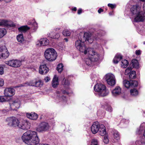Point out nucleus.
<instances>
[{"label": "nucleus", "mask_w": 145, "mask_h": 145, "mask_svg": "<svg viewBox=\"0 0 145 145\" xmlns=\"http://www.w3.org/2000/svg\"><path fill=\"white\" fill-rule=\"evenodd\" d=\"M105 32L102 30H99L97 33H95L93 35V39H92V36H90L88 33H80L78 37V39L75 42V46L76 49L80 52L84 53V54L87 53L88 49L89 48H86L85 44V41H88L90 43H92L94 39L97 40L100 37L105 35Z\"/></svg>", "instance_id": "nucleus-1"}, {"label": "nucleus", "mask_w": 145, "mask_h": 145, "mask_svg": "<svg viewBox=\"0 0 145 145\" xmlns=\"http://www.w3.org/2000/svg\"><path fill=\"white\" fill-rule=\"evenodd\" d=\"M141 7L138 5L132 6L130 8L131 12L135 15L134 21L135 22H142L145 20V13L140 11Z\"/></svg>", "instance_id": "nucleus-2"}, {"label": "nucleus", "mask_w": 145, "mask_h": 145, "mask_svg": "<svg viewBox=\"0 0 145 145\" xmlns=\"http://www.w3.org/2000/svg\"><path fill=\"white\" fill-rule=\"evenodd\" d=\"M44 55L45 58L50 61L55 60L57 57L56 52L54 49L52 48L46 49L45 51Z\"/></svg>", "instance_id": "nucleus-3"}, {"label": "nucleus", "mask_w": 145, "mask_h": 145, "mask_svg": "<svg viewBox=\"0 0 145 145\" xmlns=\"http://www.w3.org/2000/svg\"><path fill=\"white\" fill-rule=\"evenodd\" d=\"M94 90L98 92L99 96H104L107 95L108 91H106V87L104 85L97 84H96L94 88Z\"/></svg>", "instance_id": "nucleus-4"}, {"label": "nucleus", "mask_w": 145, "mask_h": 145, "mask_svg": "<svg viewBox=\"0 0 145 145\" xmlns=\"http://www.w3.org/2000/svg\"><path fill=\"white\" fill-rule=\"evenodd\" d=\"M87 53L89 54L90 59L92 61L94 62L97 61L99 59L100 55L99 54L94 51L91 48L88 49Z\"/></svg>", "instance_id": "nucleus-5"}, {"label": "nucleus", "mask_w": 145, "mask_h": 145, "mask_svg": "<svg viewBox=\"0 0 145 145\" xmlns=\"http://www.w3.org/2000/svg\"><path fill=\"white\" fill-rule=\"evenodd\" d=\"M6 121L9 126L16 127L18 126L19 121L16 117H12L7 118L6 119Z\"/></svg>", "instance_id": "nucleus-6"}, {"label": "nucleus", "mask_w": 145, "mask_h": 145, "mask_svg": "<svg viewBox=\"0 0 145 145\" xmlns=\"http://www.w3.org/2000/svg\"><path fill=\"white\" fill-rule=\"evenodd\" d=\"M106 79L108 84L111 86L114 85L116 84L115 76L112 74L109 73L106 74Z\"/></svg>", "instance_id": "nucleus-7"}, {"label": "nucleus", "mask_w": 145, "mask_h": 145, "mask_svg": "<svg viewBox=\"0 0 145 145\" xmlns=\"http://www.w3.org/2000/svg\"><path fill=\"white\" fill-rule=\"evenodd\" d=\"M50 125L48 123L42 122L39 125L37 128V130L39 132H45L48 130L50 128Z\"/></svg>", "instance_id": "nucleus-8"}, {"label": "nucleus", "mask_w": 145, "mask_h": 145, "mask_svg": "<svg viewBox=\"0 0 145 145\" xmlns=\"http://www.w3.org/2000/svg\"><path fill=\"white\" fill-rule=\"evenodd\" d=\"M30 123L26 121L22 120L19 122L17 127L24 130L29 129L30 127Z\"/></svg>", "instance_id": "nucleus-9"}, {"label": "nucleus", "mask_w": 145, "mask_h": 145, "mask_svg": "<svg viewBox=\"0 0 145 145\" xmlns=\"http://www.w3.org/2000/svg\"><path fill=\"white\" fill-rule=\"evenodd\" d=\"M5 63L10 66L14 67H18L21 65V61L17 59L6 61Z\"/></svg>", "instance_id": "nucleus-10"}, {"label": "nucleus", "mask_w": 145, "mask_h": 145, "mask_svg": "<svg viewBox=\"0 0 145 145\" xmlns=\"http://www.w3.org/2000/svg\"><path fill=\"white\" fill-rule=\"evenodd\" d=\"M0 26L13 27H15L16 25L12 21L0 19Z\"/></svg>", "instance_id": "nucleus-11"}, {"label": "nucleus", "mask_w": 145, "mask_h": 145, "mask_svg": "<svg viewBox=\"0 0 145 145\" xmlns=\"http://www.w3.org/2000/svg\"><path fill=\"white\" fill-rule=\"evenodd\" d=\"M100 126V125L98 122H94L91 127V131L92 133L93 134L97 133L99 131Z\"/></svg>", "instance_id": "nucleus-12"}, {"label": "nucleus", "mask_w": 145, "mask_h": 145, "mask_svg": "<svg viewBox=\"0 0 145 145\" xmlns=\"http://www.w3.org/2000/svg\"><path fill=\"white\" fill-rule=\"evenodd\" d=\"M4 93L6 97H11L14 94L15 90L13 88H6L5 89Z\"/></svg>", "instance_id": "nucleus-13"}, {"label": "nucleus", "mask_w": 145, "mask_h": 145, "mask_svg": "<svg viewBox=\"0 0 145 145\" xmlns=\"http://www.w3.org/2000/svg\"><path fill=\"white\" fill-rule=\"evenodd\" d=\"M49 69L46 65H41L39 67V73L42 74H45L48 72Z\"/></svg>", "instance_id": "nucleus-14"}, {"label": "nucleus", "mask_w": 145, "mask_h": 145, "mask_svg": "<svg viewBox=\"0 0 145 145\" xmlns=\"http://www.w3.org/2000/svg\"><path fill=\"white\" fill-rule=\"evenodd\" d=\"M66 92V91L64 90L63 91H57V97L58 99H60L61 101H66L67 98L64 95H63L62 94H65Z\"/></svg>", "instance_id": "nucleus-15"}, {"label": "nucleus", "mask_w": 145, "mask_h": 145, "mask_svg": "<svg viewBox=\"0 0 145 145\" xmlns=\"http://www.w3.org/2000/svg\"><path fill=\"white\" fill-rule=\"evenodd\" d=\"M10 106L11 109L15 110L16 108H18L20 106V101L18 99L15 100Z\"/></svg>", "instance_id": "nucleus-16"}, {"label": "nucleus", "mask_w": 145, "mask_h": 145, "mask_svg": "<svg viewBox=\"0 0 145 145\" xmlns=\"http://www.w3.org/2000/svg\"><path fill=\"white\" fill-rule=\"evenodd\" d=\"M49 40L46 38H42L37 42V44L38 45L46 46L49 44Z\"/></svg>", "instance_id": "nucleus-17"}, {"label": "nucleus", "mask_w": 145, "mask_h": 145, "mask_svg": "<svg viewBox=\"0 0 145 145\" xmlns=\"http://www.w3.org/2000/svg\"><path fill=\"white\" fill-rule=\"evenodd\" d=\"M121 88L119 86L116 87L112 91L114 96H116L120 95L121 93Z\"/></svg>", "instance_id": "nucleus-18"}, {"label": "nucleus", "mask_w": 145, "mask_h": 145, "mask_svg": "<svg viewBox=\"0 0 145 145\" xmlns=\"http://www.w3.org/2000/svg\"><path fill=\"white\" fill-rule=\"evenodd\" d=\"M99 133L101 136H104L106 134V131L105 126L104 125H101L99 129Z\"/></svg>", "instance_id": "nucleus-19"}, {"label": "nucleus", "mask_w": 145, "mask_h": 145, "mask_svg": "<svg viewBox=\"0 0 145 145\" xmlns=\"http://www.w3.org/2000/svg\"><path fill=\"white\" fill-rule=\"evenodd\" d=\"M27 24L28 25H31L32 29L34 31L36 30L37 28V24L35 20H32V21H29L28 22Z\"/></svg>", "instance_id": "nucleus-20"}, {"label": "nucleus", "mask_w": 145, "mask_h": 145, "mask_svg": "<svg viewBox=\"0 0 145 145\" xmlns=\"http://www.w3.org/2000/svg\"><path fill=\"white\" fill-rule=\"evenodd\" d=\"M17 39L19 42L22 44L25 43L27 42L24 40L22 34H20L18 35L17 36Z\"/></svg>", "instance_id": "nucleus-21"}, {"label": "nucleus", "mask_w": 145, "mask_h": 145, "mask_svg": "<svg viewBox=\"0 0 145 145\" xmlns=\"http://www.w3.org/2000/svg\"><path fill=\"white\" fill-rule=\"evenodd\" d=\"M27 118L32 120H36L38 118V115L35 113H27Z\"/></svg>", "instance_id": "nucleus-22"}, {"label": "nucleus", "mask_w": 145, "mask_h": 145, "mask_svg": "<svg viewBox=\"0 0 145 145\" xmlns=\"http://www.w3.org/2000/svg\"><path fill=\"white\" fill-rule=\"evenodd\" d=\"M122 58L121 55L120 54H117L113 60V62L115 64H117Z\"/></svg>", "instance_id": "nucleus-23"}, {"label": "nucleus", "mask_w": 145, "mask_h": 145, "mask_svg": "<svg viewBox=\"0 0 145 145\" xmlns=\"http://www.w3.org/2000/svg\"><path fill=\"white\" fill-rule=\"evenodd\" d=\"M9 55V53L7 50V51L0 53V58L5 59L8 57Z\"/></svg>", "instance_id": "nucleus-24"}, {"label": "nucleus", "mask_w": 145, "mask_h": 145, "mask_svg": "<svg viewBox=\"0 0 145 145\" xmlns=\"http://www.w3.org/2000/svg\"><path fill=\"white\" fill-rule=\"evenodd\" d=\"M52 84L53 88L56 87L59 84L58 78L56 75L54 77Z\"/></svg>", "instance_id": "nucleus-25"}, {"label": "nucleus", "mask_w": 145, "mask_h": 145, "mask_svg": "<svg viewBox=\"0 0 145 145\" xmlns=\"http://www.w3.org/2000/svg\"><path fill=\"white\" fill-rule=\"evenodd\" d=\"M43 85V83L40 80H39L33 81L32 85L36 87H41Z\"/></svg>", "instance_id": "nucleus-26"}, {"label": "nucleus", "mask_w": 145, "mask_h": 145, "mask_svg": "<svg viewBox=\"0 0 145 145\" xmlns=\"http://www.w3.org/2000/svg\"><path fill=\"white\" fill-rule=\"evenodd\" d=\"M50 35L49 36V37L51 38L54 39H57L60 36V35L59 33H55L53 32H51L49 34Z\"/></svg>", "instance_id": "nucleus-27"}, {"label": "nucleus", "mask_w": 145, "mask_h": 145, "mask_svg": "<svg viewBox=\"0 0 145 145\" xmlns=\"http://www.w3.org/2000/svg\"><path fill=\"white\" fill-rule=\"evenodd\" d=\"M30 28L27 25H25L21 26L18 28V31L21 32H25L29 30Z\"/></svg>", "instance_id": "nucleus-28"}, {"label": "nucleus", "mask_w": 145, "mask_h": 145, "mask_svg": "<svg viewBox=\"0 0 145 145\" xmlns=\"http://www.w3.org/2000/svg\"><path fill=\"white\" fill-rule=\"evenodd\" d=\"M102 107L105 109L110 112H111L112 111V108L110 106L105 103L104 105H102Z\"/></svg>", "instance_id": "nucleus-29"}, {"label": "nucleus", "mask_w": 145, "mask_h": 145, "mask_svg": "<svg viewBox=\"0 0 145 145\" xmlns=\"http://www.w3.org/2000/svg\"><path fill=\"white\" fill-rule=\"evenodd\" d=\"M132 64L133 67L138 68L139 66L138 62L136 59H135L132 60Z\"/></svg>", "instance_id": "nucleus-30"}, {"label": "nucleus", "mask_w": 145, "mask_h": 145, "mask_svg": "<svg viewBox=\"0 0 145 145\" xmlns=\"http://www.w3.org/2000/svg\"><path fill=\"white\" fill-rule=\"evenodd\" d=\"M128 64L129 62L127 60L124 59L121 61V65L123 68L127 67Z\"/></svg>", "instance_id": "nucleus-31"}, {"label": "nucleus", "mask_w": 145, "mask_h": 145, "mask_svg": "<svg viewBox=\"0 0 145 145\" xmlns=\"http://www.w3.org/2000/svg\"><path fill=\"white\" fill-rule=\"evenodd\" d=\"M7 33L6 30L5 29L0 28V39L2 38Z\"/></svg>", "instance_id": "nucleus-32"}, {"label": "nucleus", "mask_w": 145, "mask_h": 145, "mask_svg": "<svg viewBox=\"0 0 145 145\" xmlns=\"http://www.w3.org/2000/svg\"><path fill=\"white\" fill-rule=\"evenodd\" d=\"M85 62L86 64L88 66H91L92 64L93 61H92V59H90L89 56L88 58H87L85 60Z\"/></svg>", "instance_id": "nucleus-33"}, {"label": "nucleus", "mask_w": 145, "mask_h": 145, "mask_svg": "<svg viewBox=\"0 0 145 145\" xmlns=\"http://www.w3.org/2000/svg\"><path fill=\"white\" fill-rule=\"evenodd\" d=\"M123 84L124 86L127 88H128L131 86V80L129 81L127 80H125L123 81Z\"/></svg>", "instance_id": "nucleus-34"}, {"label": "nucleus", "mask_w": 145, "mask_h": 145, "mask_svg": "<svg viewBox=\"0 0 145 145\" xmlns=\"http://www.w3.org/2000/svg\"><path fill=\"white\" fill-rule=\"evenodd\" d=\"M131 95L133 96H136L138 94V92L137 90L135 88L131 89L130 90Z\"/></svg>", "instance_id": "nucleus-35"}, {"label": "nucleus", "mask_w": 145, "mask_h": 145, "mask_svg": "<svg viewBox=\"0 0 145 145\" xmlns=\"http://www.w3.org/2000/svg\"><path fill=\"white\" fill-rule=\"evenodd\" d=\"M113 135L114 138L116 140H118L119 139V132L117 131H114L113 133Z\"/></svg>", "instance_id": "nucleus-36"}, {"label": "nucleus", "mask_w": 145, "mask_h": 145, "mask_svg": "<svg viewBox=\"0 0 145 145\" xmlns=\"http://www.w3.org/2000/svg\"><path fill=\"white\" fill-rule=\"evenodd\" d=\"M63 65L62 64H59L57 66V70L59 72H61L63 69Z\"/></svg>", "instance_id": "nucleus-37"}, {"label": "nucleus", "mask_w": 145, "mask_h": 145, "mask_svg": "<svg viewBox=\"0 0 145 145\" xmlns=\"http://www.w3.org/2000/svg\"><path fill=\"white\" fill-rule=\"evenodd\" d=\"M136 77V72L135 71H132L129 75V78L130 79H135Z\"/></svg>", "instance_id": "nucleus-38"}, {"label": "nucleus", "mask_w": 145, "mask_h": 145, "mask_svg": "<svg viewBox=\"0 0 145 145\" xmlns=\"http://www.w3.org/2000/svg\"><path fill=\"white\" fill-rule=\"evenodd\" d=\"M62 84L65 86H68L69 84V82L68 80L64 78L62 82Z\"/></svg>", "instance_id": "nucleus-39"}, {"label": "nucleus", "mask_w": 145, "mask_h": 145, "mask_svg": "<svg viewBox=\"0 0 145 145\" xmlns=\"http://www.w3.org/2000/svg\"><path fill=\"white\" fill-rule=\"evenodd\" d=\"M131 87H137L138 85V83L137 81L135 80H131Z\"/></svg>", "instance_id": "nucleus-40"}, {"label": "nucleus", "mask_w": 145, "mask_h": 145, "mask_svg": "<svg viewBox=\"0 0 145 145\" xmlns=\"http://www.w3.org/2000/svg\"><path fill=\"white\" fill-rule=\"evenodd\" d=\"M63 35L65 36H69L71 34L70 31L67 30H64L63 32Z\"/></svg>", "instance_id": "nucleus-41"}, {"label": "nucleus", "mask_w": 145, "mask_h": 145, "mask_svg": "<svg viewBox=\"0 0 145 145\" xmlns=\"http://www.w3.org/2000/svg\"><path fill=\"white\" fill-rule=\"evenodd\" d=\"M7 49L6 46H0V53L7 51Z\"/></svg>", "instance_id": "nucleus-42"}, {"label": "nucleus", "mask_w": 145, "mask_h": 145, "mask_svg": "<svg viewBox=\"0 0 145 145\" xmlns=\"http://www.w3.org/2000/svg\"><path fill=\"white\" fill-rule=\"evenodd\" d=\"M132 69L131 67L127 68L125 71V75H128L131 72Z\"/></svg>", "instance_id": "nucleus-43"}, {"label": "nucleus", "mask_w": 145, "mask_h": 145, "mask_svg": "<svg viewBox=\"0 0 145 145\" xmlns=\"http://www.w3.org/2000/svg\"><path fill=\"white\" fill-rule=\"evenodd\" d=\"M91 145H99L97 140L95 139L92 140Z\"/></svg>", "instance_id": "nucleus-44"}, {"label": "nucleus", "mask_w": 145, "mask_h": 145, "mask_svg": "<svg viewBox=\"0 0 145 145\" xmlns=\"http://www.w3.org/2000/svg\"><path fill=\"white\" fill-rule=\"evenodd\" d=\"M103 140L105 144L108 143L109 141V140L108 137L106 136H105L103 137Z\"/></svg>", "instance_id": "nucleus-45"}, {"label": "nucleus", "mask_w": 145, "mask_h": 145, "mask_svg": "<svg viewBox=\"0 0 145 145\" xmlns=\"http://www.w3.org/2000/svg\"><path fill=\"white\" fill-rule=\"evenodd\" d=\"M108 7H110L112 9L114 8H116V5L115 4H113L110 3H109L108 5Z\"/></svg>", "instance_id": "nucleus-46"}, {"label": "nucleus", "mask_w": 145, "mask_h": 145, "mask_svg": "<svg viewBox=\"0 0 145 145\" xmlns=\"http://www.w3.org/2000/svg\"><path fill=\"white\" fill-rule=\"evenodd\" d=\"M6 100L3 96H0V102H2L5 101Z\"/></svg>", "instance_id": "nucleus-47"}, {"label": "nucleus", "mask_w": 145, "mask_h": 145, "mask_svg": "<svg viewBox=\"0 0 145 145\" xmlns=\"http://www.w3.org/2000/svg\"><path fill=\"white\" fill-rule=\"evenodd\" d=\"M4 73V69L3 67H0V74L2 75Z\"/></svg>", "instance_id": "nucleus-48"}, {"label": "nucleus", "mask_w": 145, "mask_h": 145, "mask_svg": "<svg viewBox=\"0 0 145 145\" xmlns=\"http://www.w3.org/2000/svg\"><path fill=\"white\" fill-rule=\"evenodd\" d=\"M135 54L137 55H139L141 54V51L140 50H136L135 51Z\"/></svg>", "instance_id": "nucleus-49"}, {"label": "nucleus", "mask_w": 145, "mask_h": 145, "mask_svg": "<svg viewBox=\"0 0 145 145\" xmlns=\"http://www.w3.org/2000/svg\"><path fill=\"white\" fill-rule=\"evenodd\" d=\"M4 84L3 80L0 78V86H2Z\"/></svg>", "instance_id": "nucleus-50"}, {"label": "nucleus", "mask_w": 145, "mask_h": 145, "mask_svg": "<svg viewBox=\"0 0 145 145\" xmlns=\"http://www.w3.org/2000/svg\"><path fill=\"white\" fill-rule=\"evenodd\" d=\"M122 121L124 122L126 124H127L129 122V120H126V119H123L122 120Z\"/></svg>", "instance_id": "nucleus-51"}, {"label": "nucleus", "mask_w": 145, "mask_h": 145, "mask_svg": "<svg viewBox=\"0 0 145 145\" xmlns=\"http://www.w3.org/2000/svg\"><path fill=\"white\" fill-rule=\"evenodd\" d=\"M44 79L46 82H48L50 80V78L48 76H46L45 77Z\"/></svg>", "instance_id": "nucleus-52"}, {"label": "nucleus", "mask_w": 145, "mask_h": 145, "mask_svg": "<svg viewBox=\"0 0 145 145\" xmlns=\"http://www.w3.org/2000/svg\"><path fill=\"white\" fill-rule=\"evenodd\" d=\"M141 29H140V33H141V34H143L144 33V32H145V29H144L143 27L142 28H141Z\"/></svg>", "instance_id": "nucleus-53"}, {"label": "nucleus", "mask_w": 145, "mask_h": 145, "mask_svg": "<svg viewBox=\"0 0 145 145\" xmlns=\"http://www.w3.org/2000/svg\"><path fill=\"white\" fill-rule=\"evenodd\" d=\"M65 48V46L64 45L62 44L61 46H59V49L61 50H63Z\"/></svg>", "instance_id": "nucleus-54"}, {"label": "nucleus", "mask_w": 145, "mask_h": 145, "mask_svg": "<svg viewBox=\"0 0 145 145\" xmlns=\"http://www.w3.org/2000/svg\"><path fill=\"white\" fill-rule=\"evenodd\" d=\"M103 10L101 8H100L98 10V12L99 13H100L101 12H103Z\"/></svg>", "instance_id": "nucleus-55"}, {"label": "nucleus", "mask_w": 145, "mask_h": 145, "mask_svg": "<svg viewBox=\"0 0 145 145\" xmlns=\"http://www.w3.org/2000/svg\"><path fill=\"white\" fill-rule=\"evenodd\" d=\"M82 12V10L81 9H80L78 10L77 13L78 14H80Z\"/></svg>", "instance_id": "nucleus-56"}, {"label": "nucleus", "mask_w": 145, "mask_h": 145, "mask_svg": "<svg viewBox=\"0 0 145 145\" xmlns=\"http://www.w3.org/2000/svg\"><path fill=\"white\" fill-rule=\"evenodd\" d=\"M143 9L144 10L145 12V3H144L143 5Z\"/></svg>", "instance_id": "nucleus-57"}, {"label": "nucleus", "mask_w": 145, "mask_h": 145, "mask_svg": "<svg viewBox=\"0 0 145 145\" xmlns=\"http://www.w3.org/2000/svg\"><path fill=\"white\" fill-rule=\"evenodd\" d=\"M8 110L7 109L6 110H3V112H8Z\"/></svg>", "instance_id": "nucleus-58"}, {"label": "nucleus", "mask_w": 145, "mask_h": 145, "mask_svg": "<svg viewBox=\"0 0 145 145\" xmlns=\"http://www.w3.org/2000/svg\"><path fill=\"white\" fill-rule=\"evenodd\" d=\"M72 10H73V11H76V7H74V8H73L72 9Z\"/></svg>", "instance_id": "nucleus-59"}, {"label": "nucleus", "mask_w": 145, "mask_h": 145, "mask_svg": "<svg viewBox=\"0 0 145 145\" xmlns=\"http://www.w3.org/2000/svg\"><path fill=\"white\" fill-rule=\"evenodd\" d=\"M112 13L113 12H110L109 13V15L110 16L112 15Z\"/></svg>", "instance_id": "nucleus-60"}, {"label": "nucleus", "mask_w": 145, "mask_h": 145, "mask_svg": "<svg viewBox=\"0 0 145 145\" xmlns=\"http://www.w3.org/2000/svg\"><path fill=\"white\" fill-rule=\"evenodd\" d=\"M64 39V40H65V41H66V42H67V41H68V39H66V38H65V39Z\"/></svg>", "instance_id": "nucleus-61"}, {"label": "nucleus", "mask_w": 145, "mask_h": 145, "mask_svg": "<svg viewBox=\"0 0 145 145\" xmlns=\"http://www.w3.org/2000/svg\"><path fill=\"white\" fill-rule=\"evenodd\" d=\"M144 136L145 138V130H144Z\"/></svg>", "instance_id": "nucleus-62"}, {"label": "nucleus", "mask_w": 145, "mask_h": 145, "mask_svg": "<svg viewBox=\"0 0 145 145\" xmlns=\"http://www.w3.org/2000/svg\"><path fill=\"white\" fill-rule=\"evenodd\" d=\"M140 1L142 2H145V0H140Z\"/></svg>", "instance_id": "nucleus-63"}, {"label": "nucleus", "mask_w": 145, "mask_h": 145, "mask_svg": "<svg viewBox=\"0 0 145 145\" xmlns=\"http://www.w3.org/2000/svg\"><path fill=\"white\" fill-rule=\"evenodd\" d=\"M60 29V28H56V30H59Z\"/></svg>", "instance_id": "nucleus-64"}]
</instances>
